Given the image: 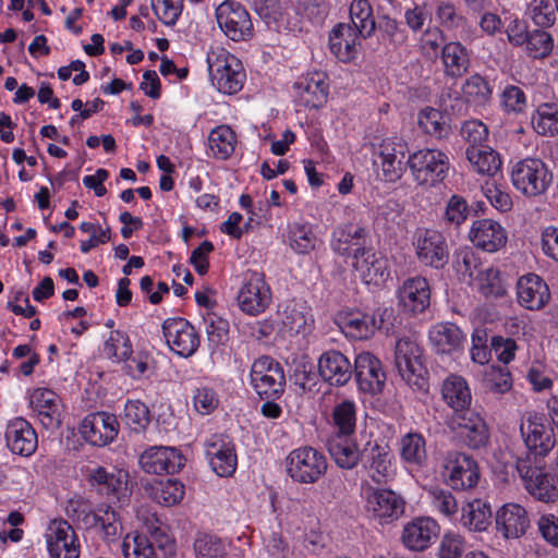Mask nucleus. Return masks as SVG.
I'll return each instance as SVG.
<instances>
[{
  "label": "nucleus",
  "mask_w": 558,
  "mask_h": 558,
  "mask_svg": "<svg viewBox=\"0 0 558 558\" xmlns=\"http://www.w3.org/2000/svg\"><path fill=\"white\" fill-rule=\"evenodd\" d=\"M520 432L527 449V459H520L515 470L525 488H556V477L545 473L539 466L532 465L530 458H543L555 446L554 430L543 414L530 412L523 416Z\"/></svg>",
  "instance_id": "obj_1"
},
{
  "label": "nucleus",
  "mask_w": 558,
  "mask_h": 558,
  "mask_svg": "<svg viewBox=\"0 0 558 558\" xmlns=\"http://www.w3.org/2000/svg\"><path fill=\"white\" fill-rule=\"evenodd\" d=\"M209 77L221 93L232 95L241 90L245 73L241 61L222 47L211 48L207 53Z\"/></svg>",
  "instance_id": "obj_2"
},
{
  "label": "nucleus",
  "mask_w": 558,
  "mask_h": 558,
  "mask_svg": "<svg viewBox=\"0 0 558 558\" xmlns=\"http://www.w3.org/2000/svg\"><path fill=\"white\" fill-rule=\"evenodd\" d=\"M395 364L401 378L409 386L417 390L426 389L427 380L422 363V350L415 340L404 337L397 341Z\"/></svg>",
  "instance_id": "obj_3"
},
{
  "label": "nucleus",
  "mask_w": 558,
  "mask_h": 558,
  "mask_svg": "<svg viewBox=\"0 0 558 558\" xmlns=\"http://www.w3.org/2000/svg\"><path fill=\"white\" fill-rule=\"evenodd\" d=\"M408 165L414 180L421 185L441 182L450 168L449 157L438 149H420L411 154Z\"/></svg>",
  "instance_id": "obj_4"
},
{
  "label": "nucleus",
  "mask_w": 558,
  "mask_h": 558,
  "mask_svg": "<svg viewBox=\"0 0 558 558\" xmlns=\"http://www.w3.org/2000/svg\"><path fill=\"white\" fill-rule=\"evenodd\" d=\"M251 384L260 399H278L284 391L286 376L279 362L270 356L254 361L250 373Z\"/></svg>",
  "instance_id": "obj_5"
},
{
  "label": "nucleus",
  "mask_w": 558,
  "mask_h": 558,
  "mask_svg": "<svg viewBox=\"0 0 558 558\" xmlns=\"http://www.w3.org/2000/svg\"><path fill=\"white\" fill-rule=\"evenodd\" d=\"M511 181L519 192L532 197L546 192L551 175L541 159L525 158L512 166Z\"/></svg>",
  "instance_id": "obj_6"
},
{
  "label": "nucleus",
  "mask_w": 558,
  "mask_h": 558,
  "mask_svg": "<svg viewBox=\"0 0 558 558\" xmlns=\"http://www.w3.org/2000/svg\"><path fill=\"white\" fill-rule=\"evenodd\" d=\"M326 457L313 447H301L287 458V472L299 483L314 484L327 471Z\"/></svg>",
  "instance_id": "obj_7"
},
{
  "label": "nucleus",
  "mask_w": 558,
  "mask_h": 558,
  "mask_svg": "<svg viewBox=\"0 0 558 558\" xmlns=\"http://www.w3.org/2000/svg\"><path fill=\"white\" fill-rule=\"evenodd\" d=\"M441 475L451 488H475L481 478V471L473 457L452 451L442 459Z\"/></svg>",
  "instance_id": "obj_8"
},
{
  "label": "nucleus",
  "mask_w": 558,
  "mask_h": 558,
  "mask_svg": "<svg viewBox=\"0 0 558 558\" xmlns=\"http://www.w3.org/2000/svg\"><path fill=\"white\" fill-rule=\"evenodd\" d=\"M185 459L174 448L171 447H150L140 457V464L146 473L167 475L166 484L169 486L185 485L173 475L184 466Z\"/></svg>",
  "instance_id": "obj_9"
},
{
  "label": "nucleus",
  "mask_w": 558,
  "mask_h": 558,
  "mask_svg": "<svg viewBox=\"0 0 558 558\" xmlns=\"http://www.w3.org/2000/svg\"><path fill=\"white\" fill-rule=\"evenodd\" d=\"M216 21L222 33L233 41L253 37L251 15L240 2L226 0L216 8Z\"/></svg>",
  "instance_id": "obj_10"
},
{
  "label": "nucleus",
  "mask_w": 558,
  "mask_h": 558,
  "mask_svg": "<svg viewBox=\"0 0 558 558\" xmlns=\"http://www.w3.org/2000/svg\"><path fill=\"white\" fill-rule=\"evenodd\" d=\"M448 428L471 449L485 447L489 441V429L482 415L470 409L453 413L447 421Z\"/></svg>",
  "instance_id": "obj_11"
},
{
  "label": "nucleus",
  "mask_w": 558,
  "mask_h": 558,
  "mask_svg": "<svg viewBox=\"0 0 558 558\" xmlns=\"http://www.w3.org/2000/svg\"><path fill=\"white\" fill-rule=\"evenodd\" d=\"M417 259L421 264L441 269L449 260V248L441 232L434 229H418L413 238Z\"/></svg>",
  "instance_id": "obj_12"
},
{
  "label": "nucleus",
  "mask_w": 558,
  "mask_h": 558,
  "mask_svg": "<svg viewBox=\"0 0 558 558\" xmlns=\"http://www.w3.org/2000/svg\"><path fill=\"white\" fill-rule=\"evenodd\" d=\"M271 302V291L264 275L257 271H247L238 293L240 308L248 315L263 313Z\"/></svg>",
  "instance_id": "obj_13"
},
{
  "label": "nucleus",
  "mask_w": 558,
  "mask_h": 558,
  "mask_svg": "<svg viewBox=\"0 0 558 558\" xmlns=\"http://www.w3.org/2000/svg\"><path fill=\"white\" fill-rule=\"evenodd\" d=\"M169 348L179 356L190 357L198 349L201 340L194 326L184 318H168L162 324Z\"/></svg>",
  "instance_id": "obj_14"
},
{
  "label": "nucleus",
  "mask_w": 558,
  "mask_h": 558,
  "mask_svg": "<svg viewBox=\"0 0 558 558\" xmlns=\"http://www.w3.org/2000/svg\"><path fill=\"white\" fill-rule=\"evenodd\" d=\"M29 405L47 430H57L62 423L63 405L58 393L48 388H36L29 395Z\"/></svg>",
  "instance_id": "obj_15"
},
{
  "label": "nucleus",
  "mask_w": 558,
  "mask_h": 558,
  "mask_svg": "<svg viewBox=\"0 0 558 558\" xmlns=\"http://www.w3.org/2000/svg\"><path fill=\"white\" fill-rule=\"evenodd\" d=\"M47 547L52 558H78L80 545L77 537L65 520H53L48 526L46 534Z\"/></svg>",
  "instance_id": "obj_16"
},
{
  "label": "nucleus",
  "mask_w": 558,
  "mask_h": 558,
  "mask_svg": "<svg viewBox=\"0 0 558 558\" xmlns=\"http://www.w3.org/2000/svg\"><path fill=\"white\" fill-rule=\"evenodd\" d=\"M353 267L366 284L381 286L390 277L387 258L372 248H355Z\"/></svg>",
  "instance_id": "obj_17"
},
{
  "label": "nucleus",
  "mask_w": 558,
  "mask_h": 558,
  "mask_svg": "<svg viewBox=\"0 0 558 558\" xmlns=\"http://www.w3.org/2000/svg\"><path fill=\"white\" fill-rule=\"evenodd\" d=\"M205 452L213 471L218 476H230L236 469L233 442L223 435H213L205 442Z\"/></svg>",
  "instance_id": "obj_18"
},
{
  "label": "nucleus",
  "mask_w": 558,
  "mask_h": 558,
  "mask_svg": "<svg viewBox=\"0 0 558 558\" xmlns=\"http://www.w3.org/2000/svg\"><path fill=\"white\" fill-rule=\"evenodd\" d=\"M119 423L116 415L107 412H95L85 416L81 424V434L94 446H105L118 435Z\"/></svg>",
  "instance_id": "obj_19"
},
{
  "label": "nucleus",
  "mask_w": 558,
  "mask_h": 558,
  "mask_svg": "<svg viewBox=\"0 0 558 558\" xmlns=\"http://www.w3.org/2000/svg\"><path fill=\"white\" fill-rule=\"evenodd\" d=\"M354 374L360 390L369 395L381 392L386 374L375 355L369 352L360 353L355 359Z\"/></svg>",
  "instance_id": "obj_20"
},
{
  "label": "nucleus",
  "mask_w": 558,
  "mask_h": 558,
  "mask_svg": "<svg viewBox=\"0 0 558 558\" xmlns=\"http://www.w3.org/2000/svg\"><path fill=\"white\" fill-rule=\"evenodd\" d=\"M496 530L505 539L522 537L530 527L526 510L518 504H506L500 507L495 517Z\"/></svg>",
  "instance_id": "obj_21"
},
{
  "label": "nucleus",
  "mask_w": 558,
  "mask_h": 558,
  "mask_svg": "<svg viewBox=\"0 0 558 558\" xmlns=\"http://www.w3.org/2000/svg\"><path fill=\"white\" fill-rule=\"evenodd\" d=\"M384 312L366 314L362 312H349L339 317V326L347 337L352 339H368L384 323Z\"/></svg>",
  "instance_id": "obj_22"
},
{
  "label": "nucleus",
  "mask_w": 558,
  "mask_h": 558,
  "mask_svg": "<svg viewBox=\"0 0 558 558\" xmlns=\"http://www.w3.org/2000/svg\"><path fill=\"white\" fill-rule=\"evenodd\" d=\"M385 181L396 182L402 177V159L408 151V144L400 137H387L378 147Z\"/></svg>",
  "instance_id": "obj_23"
},
{
  "label": "nucleus",
  "mask_w": 558,
  "mask_h": 558,
  "mask_svg": "<svg viewBox=\"0 0 558 558\" xmlns=\"http://www.w3.org/2000/svg\"><path fill=\"white\" fill-rule=\"evenodd\" d=\"M433 351L438 355H453L463 350L465 335L452 323H440L428 332Z\"/></svg>",
  "instance_id": "obj_24"
},
{
  "label": "nucleus",
  "mask_w": 558,
  "mask_h": 558,
  "mask_svg": "<svg viewBox=\"0 0 558 558\" xmlns=\"http://www.w3.org/2000/svg\"><path fill=\"white\" fill-rule=\"evenodd\" d=\"M294 89L301 106L319 108L327 101L328 97L326 74L323 72L308 73L294 84Z\"/></svg>",
  "instance_id": "obj_25"
},
{
  "label": "nucleus",
  "mask_w": 558,
  "mask_h": 558,
  "mask_svg": "<svg viewBox=\"0 0 558 558\" xmlns=\"http://www.w3.org/2000/svg\"><path fill=\"white\" fill-rule=\"evenodd\" d=\"M362 457L371 461L369 476L374 483L384 485L393 480L396 470L387 446L379 445L377 441H368L362 451Z\"/></svg>",
  "instance_id": "obj_26"
},
{
  "label": "nucleus",
  "mask_w": 558,
  "mask_h": 558,
  "mask_svg": "<svg viewBox=\"0 0 558 558\" xmlns=\"http://www.w3.org/2000/svg\"><path fill=\"white\" fill-rule=\"evenodd\" d=\"M470 240L476 247L493 253L506 245L507 232L499 222L481 219L473 222Z\"/></svg>",
  "instance_id": "obj_27"
},
{
  "label": "nucleus",
  "mask_w": 558,
  "mask_h": 558,
  "mask_svg": "<svg viewBox=\"0 0 558 558\" xmlns=\"http://www.w3.org/2000/svg\"><path fill=\"white\" fill-rule=\"evenodd\" d=\"M5 441L13 453L25 457L31 456L37 448L36 432L22 417H16L9 422L5 429Z\"/></svg>",
  "instance_id": "obj_28"
},
{
  "label": "nucleus",
  "mask_w": 558,
  "mask_h": 558,
  "mask_svg": "<svg viewBox=\"0 0 558 558\" xmlns=\"http://www.w3.org/2000/svg\"><path fill=\"white\" fill-rule=\"evenodd\" d=\"M517 294L519 303L531 311L541 310L550 299L548 286L535 274H529L519 279Z\"/></svg>",
  "instance_id": "obj_29"
},
{
  "label": "nucleus",
  "mask_w": 558,
  "mask_h": 558,
  "mask_svg": "<svg viewBox=\"0 0 558 558\" xmlns=\"http://www.w3.org/2000/svg\"><path fill=\"white\" fill-rule=\"evenodd\" d=\"M399 304L407 312L416 314L424 312L430 300L428 282L423 277L407 279L398 291Z\"/></svg>",
  "instance_id": "obj_30"
},
{
  "label": "nucleus",
  "mask_w": 558,
  "mask_h": 558,
  "mask_svg": "<svg viewBox=\"0 0 558 558\" xmlns=\"http://www.w3.org/2000/svg\"><path fill=\"white\" fill-rule=\"evenodd\" d=\"M366 509L380 520H395L403 513L404 501L395 490H372L366 497Z\"/></svg>",
  "instance_id": "obj_31"
},
{
  "label": "nucleus",
  "mask_w": 558,
  "mask_h": 558,
  "mask_svg": "<svg viewBox=\"0 0 558 558\" xmlns=\"http://www.w3.org/2000/svg\"><path fill=\"white\" fill-rule=\"evenodd\" d=\"M360 35L348 24H338L329 35V49L340 61L349 62L356 58Z\"/></svg>",
  "instance_id": "obj_32"
},
{
  "label": "nucleus",
  "mask_w": 558,
  "mask_h": 558,
  "mask_svg": "<svg viewBox=\"0 0 558 558\" xmlns=\"http://www.w3.org/2000/svg\"><path fill=\"white\" fill-rule=\"evenodd\" d=\"M318 371L330 385L343 386L352 376L350 361L339 351H327L318 361Z\"/></svg>",
  "instance_id": "obj_33"
},
{
  "label": "nucleus",
  "mask_w": 558,
  "mask_h": 558,
  "mask_svg": "<svg viewBox=\"0 0 558 558\" xmlns=\"http://www.w3.org/2000/svg\"><path fill=\"white\" fill-rule=\"evenodd\" d=\"M440 60L446 77L453 80L468 73L471 65L469 49L460 41H448L440 50Z\"/></svg>",
  "instance_id": "obj_34"
},
{
  "label": "nucleus",
  "mask_w": 558,
  "mask_h": 558,
  "mask_svg": "<svg viewBox=\"0 0 558 558\" xmlns=\"http://www.w3.org/2000/svg\"><path fill=\"white\" fill-rule=\"evenodd\" d=\"M439 526L430 518H416L409 522L402 533L403 544L412 550H424L437 537Z\"/></svg>",
  "instance_id": "obj_35"
},
{
  "label": "nucleus",
  "mask_w": 558,
  "mask_h": 558,
  "mask_svg": "<svg viewBox=\"0 0 558 558\" xmlns=\"http://www.w3.org/2000/svg\"><path fill=\"white\" fill-rule=\"evenodd\" d=\"M277 318L280 331L290 336L304 332L312 322L307 307L295 301L281 304L277 312Z\"/></svg>",
  "instance_id": "obj_36"
},
{
  "label": "nucleus",
  "mask_w": 558,
  "mask_h": 558,
  "mask_svg": "<svg viewBox=\"0 0 558 558\" xmlns=\"http://www.w3.org/2000/svg\"><path fill=\"white\" fill-rule=\"evenodd\" d=\"M441 397L446 404L453 410V413H460L470 408L472 393L468 381L460 375H449L441 385Z\"/></svg>",
  "instance_id": "obj_37"
},
{
  "label": "nucleus",
  "mask_w": 558,
  "mask_h": 558,
  "mask_svg": "<svg viewBox=\"0 0 558 558\" xmlns=\"http://www.w3.org/2000/svg\"><path fill=\"white\" fill-rule=\"evenodd\" d=\"M366 230L353 223H345L335 229L331 247L340 256L354 257V250L364 247Z\"/></svg>",
  "instance_id": "obj_38"
},
{
  "label": "nucleus",
  "mask_w": 558,
  "mask_h": 558,
  "mask_svg": "<svg viewBox=\"0 0 558 558\" xmlns=\"http://www.w3.org/2000/svg\"><path fill=\"white\" fill-rule=\"evenodd\" d=\"M326 448L336 464L342 469H353L362 456L353 442L352 436L329 435Z\"/></svg>",
  "instance_id": "obj_39"
},
{
  "label": "nucleus",
  "mask_w": 558,
  "mask_h": 558,
  "mask_svg": "<svg viewBox=\"0 0 558 558\" xmlns=\"http://www.w3.org/2000/svg\"><path fill=\"white\" fill-rule=\"evenodd\" d=\"M465 156L474 170L481 174L494 175L502 163L499 154L487 145L468 146Z\"/></svg>",
  "instance_id": "obj_40"
},
{
  "label": "nucleus",
  "mask_w": 558,
  "mask_h": 558,
  "mask_svg": "<svg viewBox=\"0 0 558 558\" xmlns=\"http://www.w3.org/2000/svg\"><path fill=\"white\" fill-rule=\"evenodd\" d=\"M401 459L410 466L421 468L426 463V441L422 434L410 432L400 439Z\"/></svg>",
  "instance_id": "obj_41"
},
{
  "label": "nucleus",
  "mask_w": 558,
  "mask_h": 558,
  "mask_svg": "<svg viewBox=\"0 0 558 558\" xmlns=\"http://www.w3.org/2000/svg\"><path fill=\"white\" fill-rule=\"evenodd\" d=\"M462 524L470 531H485L492 523L490 506L481 499H474L462 508Z\"/></svg>",
  "instance_id": "obj_42"
},
{
  "label": "nucleus",
  "mask_w": 558,
  "mask_h": 558,
  "mask_svg": "<svg viewBox=\"0 0 558 558\" xmlns=\"http://www.w3.org/2000/svg\"><path fill=\"white\" fill-rule=\"evenodd\" d=\"M331 425L335 430L330 435L353 436L356 427V404L351 400L337 403L331 412Z\"/></svg>",
  "instance_id": "obj_43"
},
{
  "label": "nucleus",
  "mask_w": 558,
  "mask_h": 558,
  "mask_svg": "<svg viewBox=\"0 0 558 558\" xmlns=\"http://www.w3.org/2000/svg\"><path fill=\"white\" fill-rule=\"evenodd\" d=\"M90 486H106L107 488H128L130 474L126 470L118 468L97 466L89 469L86 474Z\"/></svg>",
  "instance_id": "obj_44"
},
{
  "label": "nucleus",
  "mask_w": 558,
  "mask_h": 558,
  "mask_svg": "<svg viewBox=\"0 0 558 558\" xmlns=\"http://www.w3.org/2000/svg\"><path fill=\"white\" fill-rule=\"evenodd\" d=\"M350 19L357 35L363 38L371 37L376 29L373 9L368 0H352L350 4Z\"/></svg>",
  "instance_id": "obj_45"
},
{
  "label": "nucleus",
  "mask_w": 558,
  "mask_h": 558,
  "mask_svg": "<svg viewBox=\"0 0 558 558\" xmlns=\"http://www.w3.org/2000/svg\"><path fill=\"white\" fill-rule=\"evenodd\" d=\"M236 135L228 125H219L211 130L208 136V146L217 159H228L235 149Z\"/></svg>",
  "instance_id": "obj_46"
},
{
  "label": "nucleus",
  "mask_w": 558,
  "mask_h": 558,
  "mask_svg": "<svg viewBox=\"0 0 558 558\" xmlns=\"http://www.w3.org/2000/svg\"><path fill=\"white\" fill-rule=\"evenodd\" d=\"M532 126L542 136L558 134V109L551 104H542L532 116Z\"/></svg>",
  "instance_id": "obj_47"
},
{
  "label": "nucleus",
  "mask_w": 558,
  "mask_h": 558,
  "mask_svg": "<svg viewBox=\"0 0 558 558\" xmlns=\"http://www.w3.org/2000/svg\"><path fill=\"white\" fill-rule=\"evenodd\" d=\"M462 94L468 102L483 106L492 97V88L488 82L480 74L471 75L462 86Z\"/></svg>",
  "instance_id": "obj_48"
},
{
  "label": "nucleus",
  "mask_w": 558,
  "mask_h": 558,
  "mask_svg": "<svg viewBox=\"0 0 558 558\" xmlns=\"http://www.w3.org/2000/svg\"><path fill=\"white\" fill-rule=\"evenodd\" d=\"M196 558H225L226 547L216 535L198 532L194 539Z\"/></svg>",
  "instance_id": "obj_49"
},
{
  "label": "nucleus",
  "mask_w": 558,
  "mask_h": 558,
  "mask_svg": "<svg viewBox=\"0 0 558 558\" xmlns=\"http://www.w3.org/2000/svg\"><path fill=\"white\" fill-rule=\"evenodd\" d=\"M525 13L535 25L546 28L556 21L557 7L550 0H531Z\"/></svg>",
  "instance_id": "obj_50"
},
{
  "label": "nucleus",
  "mask_w": 558,
  "mask_h": 558,
  "mask_svg": "<svg viewBox=\"0 0 558 558\" xmlns=\"http://www.w3.org/2000/svg\"><path fill=\"white\" fill-rule=\"evenodd\" d=\"M104 352L117 362L128 360L132 354V344L128 335L120 330L111 331L105 342Z\"/></svg>",
  "instance_id": "obj_51"
},
{
  "label": "nucleus",
  "mask_w": 558,
  "mask_h": 558,
  "mask_svg": "<svg viewBox=\"0 0 558 558\" xmlns=\"http://www.w3.org/2000/svg\"><path fill=\"white\" fill-rule=\"evenodd\" d=\"M417 123L423 132L437 138H441L448 133V126L441 112L434 108L423 109L418 113Z\"/></svg>",
  "instance_id": "obj_52"
},
{
  "label": "nucleus",
  "mask_w": 558,
  "mask_h": 558,
  "mask_svg": "<svg viewBox=\"0 0 558 558\" xmlns=\"http://www.w3.org/2000/svg\"><path fill=\"white\" fill-rule=\"evenodd\" d=\"M93 524L99 526L107 541L114 539L121 531V524L117 520L114 510L110 506L100 507L90 512Z\"/></svg>",
  "instance_id": "obj_53"
},
{
  "label": "nucleus",
  "mask_w": 558,
  "mask_h": 558,
  "mask_svg": "<svg viewBox=\"0 0 558 558\" xmlns=\"http://www.w3.org/2000/svg\"><path fill=\"white\" fill-rule=\"evenodd\" d=\"M144 527L160 549L169 554L174 553V539L170 536L168 526L162 524L159 519L155 517L147 518L144 522Z\"/></svg>",
  "instance_id": "obj_54"
},
{
  "label": "nucleus",
  "mask_w": 558,
  "mask_h": 558,
  "mask_svg": "<svg viewBox=\"0 0 558 558\" xmlns=\"http://www.w3.org/2000/svg\"><path fill=\"white\" fill-rule=\"evenodd\" d=\"M125 423L135 432L144 430L150 422L147 405L140 400L128 401L124 407Z\"/></svg>",
  "instance_id": "obj_55"
},
{
  "label": "nucleus",
  "mask_w": 558,
  "mask_h": 558,
  "mask_svg": "<svg viewBox=\"0 0 558 558\" xmlns=\"http://www.w3.org/2000/svg\"><path fill=\"white\" fill-rule=\"evenodd\" d=\"M122 553L125 558H157L155 548L146 535L136 534L132 541H123Z\"/></svg>",
  "instance_id": "obj_56"
},
{
  "label": "nucleus",
  "mask_w": 558,
  "mask_h": 558,
  "mask_svg": "<svg viewBox=\"0 0 558 558\" xmlns=\"http://www.w3.org/2000/svg\"><path fill=\"white\" fill-rule=\"evenodd\" d=\"M478 290L484 296H501L506 287L500 278V271L494 267L482 270L478 275Z\"/></svg>",
  "instance_id": "obj_57"
},
{
  "label": "nucleus",
  "mask_w": 558,
  "mask_h": 558,
  "mask_svg": "<svg viewBox=\"0 0 558 558\" xmlns=\"http://www.w3.org/2000/svg\"><path fill=\"white\" fill-rule=\"evenodd\" d=\"M203 323L209 343L216 347L227 339L229 331L228 320L221 318L215 313H207L203 317Z\"/></svg>",
  "instance_id": "obj_58"
},
{
  "label": "nucleus",
  "mask_w": 558,
  "mask_h": 558,
  "mask_svg": "<svg viewBox=\"0 0 558 558\" xmlns=\"http://www.w3.org/2000/svg\"><path fill=\"white\" fill-rule=\"evenodd\" d=\"M157 17L166 25H174L182 12V0H151Z\"/></svg>",
  "instance_id": "obj_59"
},
{
  "label": "nucleus",
  "mask_w": 558,
  "mask_h": 558,
  "mask_svg": "<svg viewBox=\"0 0 558 558\" xmlns=\"http://www.w3.org/2000/svg\"><path fill=\"white\" fill-rule=\"evenodd\" d=\"M526 50L532 58H544L553 50L551 36L545 31H533L529 34V39L524 43Z\"/></svg>",
  "instance_id": "obj_60"
},
{
  "label": "nucleus",
  "mask_w": 558,
  "mask_h": 558,
  "mask_svg": "<svg viewBox=\"0 0 558 558\" xmlns=\"http://www.w3.org/2000/svg\"><path fill=\"white\" fill-rule=\"evenodd\" d=\"M290 240L291 247L300 254L308 253L315 248L316 238L306 226H293L290 231Z\"/></svg>",
  "instance_id": "obj_61"
},
{
  "label": "nucleus",
  "mask_w": 558,
  "mask_h": 558,
  "mask_svg": "<svg viewBox=\"0 0 558 558\" xmlns=\"http://www.w3.org/2000/svg\"><path fill=\"white\" fill-rule=\"evenodd\" d=\"M501 104L507 112L521 113L526 107V97L519 86L508 85L501 94Z\"/></svg>",
  "instance_id": "obj_62"
},
{
  "label": "nucleus",
  "mask_w": 558,
  "mask_h": 558,
  "mask_svg": "<svg viewBox=\"0 0 558 558\" xmlns=\"http://www.w3.org/2000/svg\"><path fill=\"white\" fill-rule=\"evenodd\" d=\"M469 215L466 201L460 195H452L446 206L445 220L449 223L459 226Z\"/></svg>",
  "instance_id": "obj_63"
},
{
  "label": "nucleus",
  "mask_w": 558,
  "mask_h": 558,
  "mask_svg": "<svg viewBox=\"0 0 558 558\" xmlns=\"http://www.w3.org/2000/svg\"><path fill=\"white\" fill-rule=\"evenodd\" d=\"M265 548L271 558H291L293 550L284 542L281 533L271 532L264 537Z\"/></svg>",
  "instance_id": "obj_64"
}]
</instances>
